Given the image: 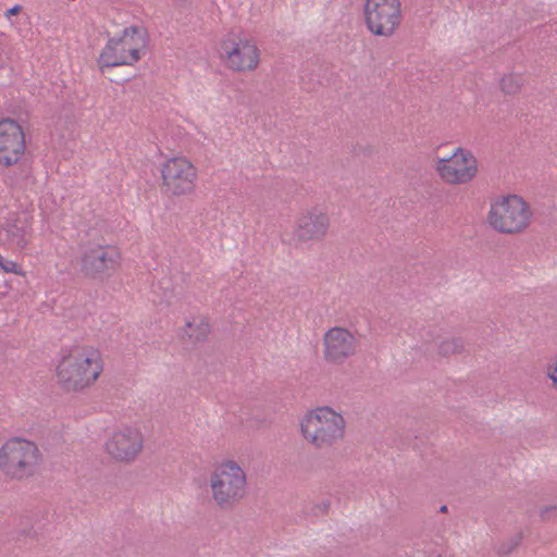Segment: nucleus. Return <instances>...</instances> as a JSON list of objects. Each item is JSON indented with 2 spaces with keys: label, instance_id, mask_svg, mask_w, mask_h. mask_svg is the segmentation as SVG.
Returning <instances> with one entry per match:
<instances>
[{
  "label": "nucleus",
  "instance_id": "obj_5",
  "mask_svg": "<svg viewBox=\"0 0 557 557\" xmlns=\"http://www.w3.org/2000/svg\"><path fill=\"white\" fill-rule=\"evenodd\" d=\"M148 44V33L144 27L124 28L122 36L110 37L98 58V66L103 73L106 67L133 65L141 58Z\"/></svg>",
  "mask_w": 557,
  "mask_h": 557
},
{
  "label": "nucleus",
  "instance_id": "obj_20",
  "mask_svg": "<svg viewBox=\"0 0 557 557\" xmlns=\"http://www.w3.org/2000/svg\"><path fill=\"white\" fill-rule=\"evenodd\" d=\"M260 61V51L256 45L246 44V69H257Z\"/></svg>",
  "mask_w": 557,
  "mask_h": 557
},
{
  "label": "nucleus",
  "instance_id": "obj_7",
  "mask_svg": "<svg viewBox=\"0 0 557 557\" xmlns=\"http://www.w3.org/2000/svg\"><path fill=\"white\" fill-rule=\"evenodd\" d=\"M436 172L449 184H465L478 172L475 157L467 149L444 141L435 149Z\"/></svg>",
  "mask_w": 557,
  "mask_h": 557
},
{
  "label": "nucleus",
  "instance_id": "obj_15",
  "mask_svg": "<svg viewBox=\"0 0 557 557\" xmlns=\"http://www.w3.org/2000/svg\"><path fill=\"white\" fill-rule=\"evenodd\" d=\"M222 55L226 57V62L230 69L234 71L243 70V55L240 49V40H236L234 35H231L222 42Z\"/></svg>",
  "mask_w": 557,
  "mask_h": 557
},
{
  "label": "nucleus",
  "instance_id": "obj_2",
  "mask_svg": "<svg viewBox=\"0 0 557 557\" xmlns=\"http://www.w3.org/2000/svg\"><path fill=\"white\" fill-rule=\"evenodd\" d=\"M42 463L39 446L24 436H12L0 446V472L10 481H26L34 478Z\"/></svg>",
  "mask_w": 557,
  "mask_h": 557
},
{
  "label": "nucleus",
  "instance_id": "obj_12",
  "mask_svg": "<svg viewBox=\"0 0 557 557\" xmlns=\"http://www.w3.org/2000/svg\"><path fill=\"white\" fill-rule=\"evenodd\" d=\"M323 357L331 364H343L357 352V339L346 327L334 326L323 336Z\"/></svg>",
  "mask_w": 557,
  "mask_h": 557
},
{
  "label": "nucleus",
  "instance_id": "obj_10",
  "mask_svg": "<svg viewBox=\"0 0 557 557\" xmlns=\"http://www.w3.org/2000/svg\"><path fill=\"white\" fill-rule=\"evenodd\" d=\"M145 438L139 428L123 425L110 432L103 443L107 456L116 463L131 465L144 451Z\"/></svg>",
  "mask_w": 557,
  "mask_h": 557
},
{
  "label": "nucleus",
  "instance_id": "obj_3",
  "mask_svg": "<svg viewBox=\"0 0 557 557\" xmlns=\"http://www.w3.org/2000/svg\"><path fill=\"white\" fill-rule=\"evenodd\" d=\"M304 440L317 448H329L345 436L346 421L330 406L308 410L299 421Z\"/></svg>",
  "mask_w": 557,
  "mask_h": 557
},
{
  "label": "nucleus",
  "instance_id": "obj_24",
  "mask_svg": "<svg viewBox=\"0 0 557 557\" xmlns=\"http://www.w3.org/2000/svg\"><path fill=\"white\" fill-rule=\"evenodd\" d=\"M9 233L12 235V236H15V233L13 231H9Z\"/></svg>",
  "mask_w": 557,
  "mask_h": 557
},
{
  "label": "nucleus",
  "instance_id": "obj_21",
  "mask_svg": "<svg viewBox=\"0 0 557 557\" xmlns=\"http://www.w3.org/2000/svg\"><path fill=\"white\" fill-rule=\"evenodd\" d=\"M547 377L552 381V385L557 389V355L550 360L546 367Z\"/></svg>",
  "mask_w": 557,
  "mask_h": 557
},
{
  "label": "nucleus",
  "instance_id": "obj_22",
  "mask_svg": "<svg viewBox=\"0 0 557 557\" xmlns=\"http://www.w3.org/2000/svg\"><path fill=\"white\" fill-rule=\"evenodd\" d=\"M21 11L20 5H15L7 11V16L10 17L11 15L17 14Z\"/></svg>",
  "mask_w": 557,
  "mask_h": 557
},
{
  "label": "nucleus",
  "instance_id": "obj_8",
  "mask_svg": "<svg viewBox=\"0 0 557 557\" xmlns=\"http://www.w3.org/2000/svg\"><path fill=\"white\" fill-rule=\"evenodd\" d=\"M362 12L366 28L375 37L395 36L404 20L400 0H366Z\"/></svg>",
  "mask_w": 557,
  "mask_h": 557
},
{
  "label": "nucleus",
  "instance_id": "obj_6",
  "mask_svg": "<svg viewBox=\"0 0 557 557\" xmlns=\"http://www.w3.org/2000/svg\"><path fill=\"white\" fill-rule=\"evenodd\" d=\"M244 490V470L234 459H223L214 465L210 474V491L213 502L223 509L237 504Z\"/></svg>",
  "mask_w": 557,
  "mask_h": 557
},
{
  "label": "nucleus",
  "instance_id": "obj_18",
  "mask_svg": "<svg viewBox=\"0 0 557 557\" xmlns=\"http://www.w3.org/2000/svg\"><path fill=\"white\" fill-rule=\"evenodd\" d=\"M0 137L8 139H25V133L15 120L7 117L0 121Z\"/></svg>",
  "mask_w": 557,
  "mask_h": 557
},
{
  "label": "nucleus",
  "instance_id": "obj_23",
  "mask_svg": "<svg viewBox=\"0 0 557 557\" xmlns=\"http://www.w3.org/2000/svg\"><path fill=\"white\" fill-rule=\"evenodd\" d=\"M28 228H29V225H28V224H26V225L23 227V230H22L23 234H26V233H27V231H28Z\"/></svg>",
  "mask_w": 557,
  "mask_h": 557
},
{
  "label": "nucleus",
  "instance_id": "obj_1",
  "mask_svg": "<svg viewBox=\"0 0 557 557\" xmlns=\"http://www.w3.org/2000/svg\"><path fill=\"white\" fill-rule=\"evenodd\" d=\"M103 371L101 352L92 346H73L55 367L58 385L66 392H83L91 387Z\"/></svg>",
  "mask_w": 557,
  "mask_h": 557
},
{
  "label": "nucleus",
  "instance_id": "obj_4",
  "mask_svg": "<svg viewBox=\"0 0 557 557\" xmlns=\"http://www.w3.org/2000/svg\"><path fill=\"white\" fill-rule=\"evenodd\" d=\"M533 212L530 205L519 195H503L492 200L487 223L496 232L517 235L531 225Z\"/></svg>",
  "mask_w": 557,
  "mask_h": 557
},
{
  "label": "nucleus",
  "instance_id": "obj_16",
  "mask_svg": "<svg viewBox=\"0 0 557 557\" xmlns=\"http://www.w3.org/2000/svg\"><path fill=\"white\" fill-rule=\"evenodd\" d=\"M25 141H0V165L11 166L25 153Z\"/></svg>",
  "mask_w": 557,
  "mask_h": 557
},
{
  "label": "nucleus",
  "instance_id": "obj_11",
  "mask_svg": "<svg viewBox=\"0 0 557 557\" xmlns=\"http://www.w3.org/2000/svg\"><path fill=\"white\" fill-rule=\"evenodd\" d=\"M121 252L111 245H96L84 251L81 258V271L92 280L110 277L119 268Z\"/></svg>",
  "mask_w": 557,
  "mask_h": 557
},
{
  "label": "nucleus",
  "instance_id": "obj_13",
  "mask_svg": "<svg viewBox=\"0 0 557 557\" xmlns=\"http://www.w3.org/2000/svg\"><path fill=\"white\" fill-rule=\"evenodd\" d=\"M329 227V215L313 208L297 219L294 236L299 243H318L325 238Z\"/></svg>",
  "mask_w": 557,
  "mask_h": 557
},
{
  "label": "nucleus",
  "instance_id": "obj_17",
  "mask_svg": "<svg viewBox=\"0 0 557 557\" xmlns=\"http://www.w3.org/2000/svg\"><path fill=\"white\" fill-rule=\"evenodd\" d=\"M524 85V78L518 73L505 74L499 81V88L504 95H518Z\"/></svg>",
  "mask_w": 557,
  "mask_h": 557
},
{
  "label": "nucleus",
  "instance_id": "obj_9",
  "mask_svg": "<svg viewBox=\"0 0 557 557\" xmlns=\"http://www.w3.org/2000/svg\"><path fill=\"white\" fill-rule=\"evenodd\" d=\"M161 187L171 197H185L195 193L198 182L196 165L185 157H173L160 168Z\"/></svg>",
  "mask_w": 557,
  "mask_h": 557
},
{
  "label": "nucleus",
  "instance_id": "obj_19",
  "mask_svg": "<svg viewBox=\"0 0 557 557\" xmlns=\"http://www.w3.org/2000/svg\"><path fill=\"white\" fill-rule=\"evenodd\" d=\"M463 349L462 343L457 338H448L441 343L440 354L443 356H450L461 352Z\"/></svg>",
  "mask_w": 557,
  "mask_h": 557
},
{
  "label": "nucleus",
  "instance_id": "obj_14",
  "mask_svg": "<svg viewBox=\"0 0 557 557\" xmlns=\"http://www.w3.org/2000/svg\"><path fill=\"white\" fill-rule=\"evenodd\" d=\"M212 332L210 319L202 314H196L185 320L181 329V336L187 343L200 345L208 341Z\"/></svg>",
  "mask_w": 557,
  "mask_h": 557
}]
</instances>
